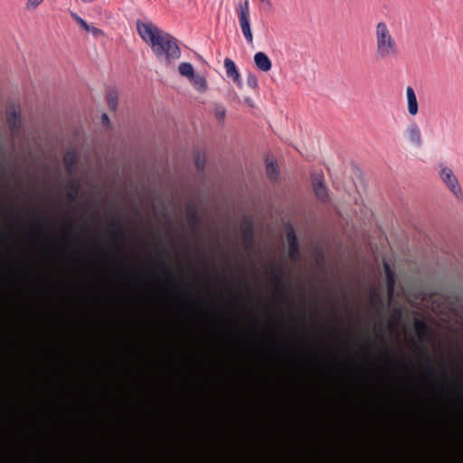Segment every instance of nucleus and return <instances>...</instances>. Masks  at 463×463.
Wrapping results in <instances>:
<instances>
[{
  "mask_svg": "<svg viewBox=\"0 0 463 463\" xmlns=\"http://www.w3.org/2000/svg\"><path fill=\"white\" fill-rule=\"evenodd\" d=\"M137 31L141 39L147 43L157 59H165L167 62L177 60L181 56L178 41L171 33L158 28L152 22L136 23Z\"/></svg>",
  "mask_w": 463,
  "mask_h": 463,
  "instance_id": "1",
  "label": "nucleus"
},
{
  "mask_svg": "<svg viewBox=\"0 0 463 463\" xmlns=\"http://www.w3.org/2000/svg\"><path fill=\"white\" fill-rule=\"evenodd\" d=\"M398 54L397 45L383 22L376 26V57L384 59Z\"/></svg>",
  "mask_w": 463,
  "mask_h": 463,
  "instance_id": "2",
  "label": "nucleus"
},
{
  "mask_svg": "<svg viewBox=\"0 0 463 463\" xmlns=\"http://www.w3.org/2000/svg\"><path fill=\"white\" fill-rule=\"evenodd\" d=\"M439 177L446 187L458 198L462 196L458 180L453 170L449 166H441L439 172Z\"/></svg>",
  "mask_w": 463,
  "mask_h": 463,
  "instance_id": "3",
  "label": "nucleus"
},
{
  "mask_svg": "<svg viewBox=\"0 0 463 463\" xmlns=\"http://www.w3.org/2000/svg\"><path fill=\"white\" fill-rule=\"evenodd\" d=\"M238 17L243 36L248 43H252L253 35L250 29L249 1L245 0L239 5Z\"/></svg>",
  "mask_w": 463,
  "mask_h": 463,
  "instance_id": "4",
  "label": "nucleus"
},
{
  "mask_svg": "<svg viewBox=\"0 0 463 463\" xmlns=\"http://www.w3.org/2000/svg\"><path fill=\"white\" fill-rule=\"evenodd\" d=\"M232 96L239 103L250 108L254 107L256 98L254 89H235Z\"/></svg>",
  "mask_w": 463,
  "mask_h": 463,
  "instance_id": "5",
  "label": "nucleus"
},
{
  "mask_svg": "<svg viewBox=\"0 0 463 463\" xmlns=\"http://www.w3.org/2000/svg\"><path fill=\"white\" fill-rule=\"evenodd\" d=\"M405 139L407 143L414 147L422 146V137L420 128L416 124L410 125L405 130Z\"/></svg>",
  "mask_w": 463,
  "mask_h": 463,
  "instance_id": "6",
  "label": "nucleus"
},
{
  "mask_svg": "<svg viewBox=\"0 0 463 463\" xmlns=\"http://www.w3.org/2000/svg\"><path fill=\"white\" fill-rule=\"evenodd\" d=\"M224 68L226 77L231 80L233 84L240 87L241 85V77L235 62L230 58H225Z\"/></svg>",
  "mask_w": 463,
  "mask_h": 463,
  "instance_id": "7",
  "label": "nucleus"
},
{
  "mask_svg": "<svg viewBox=\"0 0 463 463\" xmlns=\"http://www.w3.org/2000/svg\"><path fill=\"white\" fill-rule=\"evenodd\" d=\"M256 67L262 71H269L272 67V62L269 56L263 52H258L253 57Z\"/></svg>",
  "mask_w": 463,
  "mask_h": 463,
  "instance_id": "8",
  "label": "nucleus"
},
{
  "mask_svg": "<svg viewBox=\"0 0 463 463\" xmlns=\"http://www.w3.org/2000/svg\"><path fill=\"white\" fill-rule=\"evenodd\" d=\"M313 189L317 196V198L321 201H326L328 198L326 188L324 185L322 177L320 175L316 176L313 179Z\"/></svg>",
  "mask_w": 463,
  "mask_h": 463,
  "instance_id": "9",
  "label": "nucleus"
},
{
  "mask_svg": "<svg viewBox=\"0 0 463 463\" xmlns=\"http://www.w3.org/2000/svg\"><path fill=\"white\" fill-rule=\"evenodd\" d=\"M406 99L409 114L415 116L418 113V100L413 89H407Z\"/></svg>",
  "mask_w": 463,
  "mask_h": 463,
  "instance_id": "10",
  "label": "nucleus"
},
{
  "mask_svg": "<svg viewBox=\"0 0 463 463\" xmlns=\"http://www.w3.org/2000/svg\"><path fill=\"white\" fill-rule=\"evenodd\" d=\"M287 241H288V244L289 247L288 254L293 260H296L298 256V242H297V237L292 230L288 232Z\"/></svg>",
  "mask_w": 463,
  "mask_h": 463,
  "instance_id": "11",
  "label": "nucleus"
},
{
  "mask_svg": "<svg viewBox=\"0 0 463 463\" xmlns=\"http://www.w3.org/2000/svg\"><path fill=\"white\" fill-rule=\"evenodd\" d=\"M178 71L179 73L189 79H192L194 77V66L190 62H182L178 66Z\"/></svg>",
  "mask_w": 463,
  "mask_h": 463,
  "instance_id": "12",
  "label": "nucleus"
},
{
  "mask_svg": "<svg viewBox=\"0 0 463 463\" xmlns=\"http://www.w3.org/2000/svg\"><path fill=\"white\" fill-rule=\"evenodd\" d=\"M7 120H8L9 125L12 128H14L17 126V124L19 122V113L16 109L12 108L10 110H8Z\"/></svg>",
  "mask_w": 463,
  "mask_h": 463,
  "instance_id": "13",
  "label": "nucleus"
},
{
  "mask_svg": "<svg viewBox=\"0 0 463 463\" xmlns=\"http://www.w3.org/2000/svg\"><path fill=\"white\" fill-rule=\"evenodd\" d=\"M266 171L271 179H277L279 176V169L276 162L270 161L266 165Z\"/></svg>",
  "mask_w": 463,
  "mask_h": 463,
  "instance_id": "14",
  "label": "nucleus"
},
{
  "mask_svg": "<svg viewBox=\"0 0 463 463\" xmlns=\"http://www.w3.org/2000/svg\"><path fill=\"white\" fill-rule=\"evenodd\" d=\"M189 81L194 87H207V81H206L205 77L199 73L194 72V77L192 79H189Z\"/></svg>",
  "mask_w": 463,
  "mask_h": 463,
  "instance_id": "15",
  "label": "nucleus"
},
{
  "mask_svg": "<svg viewBox=\"0 0 463 463\" xmlns=\"http://www.w3.org/2000/svg\"><path fill=\"white\" fill-rule=\"evenodd\" d=\"M214 115L218 121L223 122L226 115L224 107L218 105L214 109Z\"/></svg>",
  "mask_w": 463,
  "mask_h": 463,
  "instance_id": "16",
  "label": "nucleus"
},
{
  "mask_svg": "<svg viewBox=\"0 0 463 463\" xmlns=\"http://www.w3.org/2000/svg\"><path fill=\"white\" fill-rule=\"evenodd\" d=\"M72 17L81 28L87 32L90 31V25L84 19H82L77 14H72Z\"/></svg>",
  "mask_w": 463,
  "mask_h": 463,
  "instance_id": "17",
  "label": "nucleus"
},
{
  "mask_svg": "<svg viewBox=\"0 0 463 463\" xmlns=\"http://www.w3.org/2000/svg\"><path fill=\"white\" fill-rule=\"evenodd\" d=\"M9 82L12 86L14 87V84L10 81L9 73L6 71L0 70V85H5L6 82Z\"/></svg>",
  "mask_w": 463,
  "mask_h": 463,
  "instance_id": "18",
  "label": "nucleus"
},
{
  "mask_svg": "<svg viewBox=\"0 0 463 463\" xmlns=\"http://www.w3.org/2000/svg\"><path fill=\"white\" fill-rule=\"evenodd\" d=\"M247 84L248 87H258V77L254 73L249 72L247 76Z\"/></svg>",
  "mask_w": 463,
  "mask_h": 463,
  "instance_id": "19",
  "label": "nucleus"
},
{
  "mask_svg": "<svg viewBox=\"0 0 463 463\" xmlns=\"http://www.w3.org/2000/svg\"><path fill=\"white\" fill-rule=\"evenodd\" d=\"M385 269H386V273H387V283H388V290L389 291H392V287H393V278L391 274V270L389 269V267L387 265H385Z\"/></svg>",
  "mask_w": 463,
  "mask_h": 463,
  "instance_id": "20",
  "label": "nucleus"
},
{
  "mask_svg": "<svg viewBox=\"0 0 463 463\" xmlns=\"http://www.w3.org/2000/svg\"><path fill=\"white\" fill-rule=\"evenodd\" d=\"M195 165H196L198 169H203V167L205 165V158H204V156H198L195 158Z\"/></svg>",
  "mask_w": 463,
  "mask_h": 463,
  "instance_id": "21",
  "label": "nucleus"
},
{
  "mask_svg": "<svg viewBox=\"0 0 463 463\" xmlns=\"http://www.w3.org/2000/svg\"><path fill=\"white\" fill-rule=\"evenodd\" d=\"M43 0H28L27 6L31 7V8H35L36 6H38L40 5V3Z\"/></svg>",
  "mask_w": 463,
  "mask_h": 463,
  "instance_id": "22",
  "label": "nucleus"
},
{
  "mask_svg": "<svg viewBox=\"0 0 463 463\" xmlns=\"http://www.w3.org/2000/svg\"><path fill=\"white\" fill-rule=\"evenodd\" d=\"M108 102H109V106L110 109H116V107H117V99L116 98L110 97L108 99Z\"/></svg>",
  "mask_w": 463,
  "mask_h": 463,
  "instance_id": "23",
  "label": "nucleus"
},
{
  "mask_svg": "<svg viewBox=\"0 0 463 463\" xmlns=\"http://www.w3.org/2000/svg\"><path fill=\"white\" fill-rule=\"evenodd\" d=\"M90 32H91L93 33V35H95V36H98V35L102 33V31L100 29L96 28V27L91 26V25H90Z\"/></svg>",
  "mask_w": 463,
  "mask_h": 463,
  "instance_id": "24",
  "label": "nucleus"
},
{
  "mask_svg": "<svg viewBox=\"0 0 463 463\" xmlns=\"http://www.w3.org/2000/svg\"><path fill=\"white\" fill-rule=\"evenodd\" d=\"M101 122H102V124H103V125H105V126H108V125H109V117H108L106 114H103V115L101 116Z\"/></svg>",
  "mask_w": 463,
  "mask_h": 463,
  "instance_id": "25",
  "label": "nucleus"
},
{
  "mask_svg": "<svg viewBox=\"0 0 463 463\" xmlns=\"http://www.w3.org/2000/svg\"><path fill=\"white\" fill-rule=\"evenodd\" d=\"M81 1H82L83 3H87V4L93 2V0H81Z\"/></svg>",
  "mask_w": 463,
  "mask_h": 463,
  "instance_id": "26",
  "label": "nucleus"
},
{
  "mask_svg": "<svg viewBox=\"0 0 463 463\" xmlns=\"http://www.w3.org/2000/svg\"><path fill=\"white\" fill-rule=\"evenodd\" d=\"M262 3H268L269 5H270V1L269 0H260Z\"/></svg>",
  "mask_w": 463,
  "mask_h": 463,
  "instance_id": "27",
  "label": "nucleus"
}]
</instances>
